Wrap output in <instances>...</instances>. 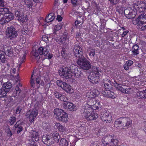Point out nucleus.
Returning <instances> with one entry per match:
<instances>
[{
  "label": "nucleus",
  "instance_id": "1",
  "mask_svg": "<svg viewBox=\"0 0 146 146\" xmlns=\"http://www.w3.org/2000/svg\"><path fill=\"white\" fill-rule=\"evenodd\" d=\"M88 105L83 106L80 110L88 121L94 120L98 117V114L93 111V110H99L102 107L103 103L98 100L90 99L87 102Z\"/></svg>",
  "mask_w": 146,
  "mask_h": 146
},
{
  "label": "nucleus",
  "instance_id": "2",
  "mask_svg": "<svg viewBox=\"0 0 146 146\" xmlns=\"http://www.w3.org/2000/svg\"><path fill=\"white\" fill-rule=\"evenodd\" d=\"M82 49L78 44L75 45L73 47V54L77 58L76 63L83 70H88L91 69V63L83 55Z\"/></svg>",
  "mask_w": 146,
  "mask_h": 146
},
{
  "label": "nucleus",
  "instance_id": "3",
  "mask_svg": "<svg viewBox=\"0 0 146 146\" xmlns=\"http://www.w3.org/2000/svg\"><path fill=\"white\" fill-rule=\"evenodd\" d=\"M118 140L113 135H107L102 138V142L106 146H116L117 144Z\"/></svg>",
  "mask_w": 146,
  "mask_h": 146
},
{
  "label": "nucleus",
  "instance_id": "4",
  "mask_svg": "<svg viewBox=\"0 0 146 146\" xmlns=\"http://www.w3.org/2000/svg\"><path fill=\"white\" fill-rule=\"evenodd\" d=\"M133 24L137 26H141V31L146 29V15L143 13L139 15L138 17L133 21Z\"/></svg>",
  "mask_w": 146,
  "mask_h": 146
},
{
  "label": "nucleus",
  "instance_id": "5",
  "mask_svg": "<svg viewBox=\"0 0 146 146\" xmlns=\"http://www.w3.org/2000/svg\"><path fill=\"white\" fill-rule=\"evenodd\" d=\"M54 114L57 119L62 122L66 123L68 121L67 113L62 109H56L54 111Z\"/></svg>",
  "mask_w": 146,
  "mask_h": 146
},
{
  "label": "nucleus",
  "instance_id": "6",
  "mask_svg": "<svg viewBox=\"0 0 146 146\" xmlns=\"http://www.w3.org/2000/svg\"><path fill=\"white\" fill-rule=\"evenodd\" d=\"M38 114V110L36 108H34L28 111L26 113L25 116L27 118L29 119V121L31 123L34 121Z\"/></svg>",
  "mask_w": 146,
  "mask_h": 146
},
{
  "label": "nucleus",
  "instance_id": "7",
  "mask_svg": "<svg viewBox=\"0 0 146 146\" xmlns=\"http://www.w3.org/2000/svg\"><path fill=\"white\" fill-rule=\"evenodd\" d=\"M6 33L7 37L10 39L15 38L18 35L17 31L13 26L7 27V30Z\"/></svg>",
  "mask_w": 146,
  "mask_h": 146
},
{
  "label": "nucleus",
  "instance_id": "8",
  "mask_svg": "<svg viewBox=\"0 0 146 146\" xmlns=\"http://www.w3.org/2000/svg\"><path fill=\"white\" fill-rule=\"evenodd\" d=\"M100 117L102 121L110 123L111 121L112 117L110 112L106 110H104L101 113Z\"/></svg>",
  "mask_w": 146,
  "mask_h": 146
},
{
  "label": "nucleus",
  "instance_id": "9",
  "mask_svg": "<svg viewBox=\"0 0 146 146\" xmlns=\"http://www.w3.org/2000/svg\"><path fill=\"white\" fill-rule=\"evenodd\" d=\"M70 70L68 67H65L59 71V75L63 78L66 80L72 77Z\"/></svg>",
  "mask_w": 146,
  "mask_h": 146
},
{
  "label": "nucleus",
  "instance_id": "10",
  "mask_svg": "<svg viewBox=\"0 0 146 146\" xmlns=\"http://www.w3.org/2000/svg\"><path fill=\"white\" fill-rule=\"evenodd\" d=\"M57 85L66 92L70 93H72L71 91V87L70 85L66 82L61 80H57L56 81Z\"/></svg>",
  "mask_w": 146,
  "mask_h": 146
},
{
  "label": "nucleus",
  "instance_id": "11",
  "mask_svg": "<svg viewBox=\"0 0 146 146\" xmlns=\"http://www.w3.org/2000/svg\"><path fill=\"white\" fill-rule=\"evenodd\" d=\"M15 15V16L18 17V20L19 21L22 23L26 22L28 19L27 15H24L23 11L22 10H17Z\"/></svg>",
  "mask_w": 146,
  "mask_h": 146
},
{
  "label": "nucleus",
  "instance_id": "12",
  "mask_svg": "<svg viewBox=\"0 0 146 146\" xmlns=\"http://www.w3.org/2000/svg\"><path fill=\"white\" fill-rule=\"evenodd\" d=\"M100 74L91 73L88 76L89 80L93 84H97L99 81Z\"/></svg>",
  "mask_w": 146,
  "mask_h": 146
},
{
  "label": "nucleus",
  "instance_id": "13",
  "mask_svg": "<svg viewBox=\"0 0 146 146\" xmlns=\"http://www.w3.org/2000/svg\"><path fill=\"white\" fill-rule=\"evenodd\" d=\"M63 107L66 110L70 111H74L76 110L77 107L75 105L69 102L64 103Z\"/></svg>",
  "mask_w": 146,
  "mask_h": 146
},
{
  "label": "nucleus",
  "instance_id": "14",
  "mask_svg": "<svg viewBox=\"0 0 146 146\" xmlns=\"http://www.w3.org/2000/svg\"><path fill=\"white\" fill-rule=\"evenodd\" d=\"M31 135L29 136L30 141H31L33 143H36L39 140V133L38 131L32 130L30 132Z\"/></svg>",
  "mask_w": 146,
  "mask_h": 146
},
{
  "label": "nucleus",
  "instance_id": "15",
  "mask_svg": "<svg viewBox=\"0 0 146 146\" xmlns=\"http://www.w3.org/2000/svg\"><path fill=\"white\" fill-rule=\"evenodd\" d=\"M13 48L10 46L4 45L3 46V50L5 54L9 57L13 55Z\"/></svg>",
  "mask_w": 146,
  "mask_h": 146
},
{
  "label": "nucleus",
  "instance_id": "16",
  "mask_svg": "<svg viewBox=\"0 0 146 146\" xmlns=\"http://www.w3.org/2000/svg\"><path fill=\"white\" fill-rule=\"evenodd\" d=\"M52 137L51 134L47 135L42 137V141L44 144L48 145H51L53 144Z\"/></svg>",
  "mask_w": 146,
  "mask_h": 146
},
{
  "label": "nucleus",
  "instance_id": "17",
  "mask_svg": "<svg viewBox=\"0 0 146 146\" xmlns=\"http://www.w3.org/2000/svg\"><path fill=\"white\" fill-rule=\"evenodd\" d=\"M124 117H120L117 119L115 122L114 126L117 129H119L120 128L118 125H121V128H123V125L124 124Z\"/></svg>",
  "mask_w": 146,
  "mask_h": 146
},
{
  "label": "nucleus",
  "instance_id": "18",
  "mask_svg": "<svg viewBox=\"0 0 146 146\" xmlns=\"http://www.w3.org/2000/svg\"><path fill=\"white\" fill-rule=\"evenodd\" d=\"M103 83V86L106 90H110L112 88L111 82L109 79L107 78L104 79Z\"/></svg>",
  "mask_w": 146,
  "mask_h": 146
},
{
  "label": "nucleus",
  "instance_id": "19",
  "mask_svg": "<svg viewBox=\"0 0 146 146\" xmlns=\"http://www.w3.org/2000/svg\"><path fill=\"white\" fill-rule=\"evenodd\" d=\"M51 135L53 143L55 142L58 143L59 142L60 137L58 133L56 131H53L51 133Z\"/></svg>",
  "mask_w": 146,
  "mask_h": 146
},
{
  "label": "nucleus",
  "instance_id": "20",
  "mask_svg": "<svg viewBox=\"0 0 146 146\" xmlns=\"http://www.w3.org/2000/svg\"><path fill=\"white\" fill-rule=\"evenodd\" d=\"M113 84L114 87L117 90L120 91L122 93L123 92L124 89L125 87V86L122 85L121 84L115 80Z\"/></svg>",
  "mask_w": 146,
  "mask_h": 146
},
{
  "label": "nucleus",
  "instance_id": "21",
  "mask_svg": "<svg viewBox=\"0 0 146 146\" xmlns=\"http://www.w3.org/2000/svg\"><path fill=\"white\" fill-rule=\"evenodd\" d=\"M104 93V95L106 97L114 99L117 97L116 94H115L113 92L109 90H106L105 91Z\"/></svg>",
  "mask_w": 146,
  "mask_h": 146
},
{
  "label": "nucleus",
  "instance_id": "22",
  "mask_svg": "<svg viewBox=\"0 0 146 146\" xmlns=\"http://www.w3.org/2000/svg\"><path fill=\"white\" fill-rule=\"evenodd\" d=\"M137 10H130L128 14H126L127 17L128 19H133L137 14Z\"/></svg>",
  "mask_w": 146,
  "mask_h": 146
},
{
  "label": "nucleus",
  "instance_id": "23",
  "mask_svg": "<svg viewBox=\"0 0 146 146\" xmlns=\"http://www.w3.org/2000/svg\"><path fill=\"white\" fill-rule=\"evenodd\" d=\"M12 87V85L11 83L8 82L3 84L2 88L6 92H8L10 91Z\"/></svg>",
  "mask_w": 146,
  "mask_h": 146
},
{
  "label": "nucleus",
  "instance_id": "24",
  "mask_svg": "<svg viewBox=\"0 0 146 146\" xmlns=\"http://www.w3.org/2000/svg\"><path fill=\"white\" fill-rule=\"evenodd\" d=\"M55 17V14L51 13L48 14L46 17L45 22L49 23L52 21Z\"/></svg>",
  "mask_w": 146,
  "mask_h": 146
},
{
  "label": "nucleus",
  "instance_id": "25",
  "mask_svg": "<svg viewBox=\"0 0 146 146\" xmlns=\"http://www.w3.org/2000/svg\"><path fill=\"white\" fill-rule=\"evenodd\" d=\"M132 121L129 118L125 117L124 124L123 125V128L125 127H129L131 125Z\"/></svg>",
  "mask_w": 146,
  "mask_h": 146
},
{
  "label": "nucleus",
  "instance_id": "26",
  "mask_svg": "<svg viewBox=\"0 0 146 146\" xmlns=\"http://www.w3.org/2000/svg\"><path fill=\"white\" fill-rule=\"evenodd\" d=\"M132 53L134 55H137L139 53V46L137 44L134 45L132 48Z\"/></svg>",
  "mask_w": 146,
  "mask_h": 146
},
{
  "label": "nucleus",
  "instance_id": "27",
  "mask_svg": "<svg viewBox=\"0 0 146 146\" xmlns=\"http://www.w3.org/2000/svg\"><path fill=\"white\" fill-rule=\"evenodd\" d=\"M55 126L60 131L63 132L66 131V128L64 126L62 125L59 123H56L55 124Z\"/></svg>",
  "mask_w": 146,
  "mask_h": 146
},
{
  "label": "nucleus",
  "instance_id": "28",
  "mask_svg": "<svg viewBox=\"0 0 146 146\" xmlns=\"http://www.w3.org/2000/svg\"><path fill=\"white\" fill-rule=\"evenodd\" d=\"M134 7L133 9H146V4L145 3L142 2L141 4H139V5L135 4Z\"/></svg>",
  "mask_w": 146,
  "mask_h": 146
},
{
  "label": "nucleus",
  "instance_id": "29",
  "mask_svg": "<svg viewBox=\"0 0 146 146\" xmlns=\"http://www.w3.org/2000/svg\"><path fill=\"white\" fill-rule=\"evenodd\" d=\"M22 85L20 84L19 83L18 85H17L15 88V91L13 93V96L14 97H15L17 94H19L21 92V90L20 89L19 86L22 87Z\"/></svg>",
  "mask_w": 146,
  "mask_h": 146
},
{
  "label": "nucleus",
  "instance_id": "30",
  "mask_svg": "<svg viewBox=\"0 0 146 146\" xmlns=\"http://www.w3.org/2000/svg\"><path fill=\"white\" fill-rule=\"evenodd\" d=\"M68 68L71 74H72V73L73 74L75 71L78 69L79 68L74 64H71L70 66Z\"/></svg>",
  "mask_w": 146,
  "mask_h": 146
},
{
  "label": "nucleus",
  "instance_id": "31",
  "mask_svg": "<svg viewBox=\"0 0 146 146\" xmlns=\"http://www.w3.org/2000/svg\"><path fill=\"white\" fill-rule=\"evenodd\" d=\"M68 142L67 140L64 138H62L60 140L59 146H68Z\"/></svg>",
  "mask_w": 146,
  "mask_h": 146
},
{
  "label": "nucleus",
  "instance_id": "32",
  "mask_svg": "<svg viewBox=\"0 0 146 146\" xmlns=\"http://www.w3.org/2000/svg\"><path fill=\"white\" fill-rule=\"evenodd\" d=\"M36 81L37 88H39L40 87V85H41L42 86H44V82L42 80H41L40 78L38 77L36 78Z\"/></svg>",
  "mask_w": 146,
  "mask_h": 146
},
{
  "label": "nucleus",
  "instance_id": "33",
  "mask_svg": "<svg viewBox=\"0 0 146 146\" xmlns=\"http://www.w3.org/2000/svg\"><path fill=\"white\" fill-rule=\"evenodd\" d=\"M74 77L77 78H80L82 77V72L80 68H79L78 69L75 71L73 74Z\"/></svg>",
  "mask_w": 146,
  "mask_h": 146
},
{
  "label": "nucleus",
  "instance_id": "34",
  "mask_svg": "<svg viewBox=\"0 0 146 146\" xmlns=\"http://www.w3.org/2000/svg\"><path fill=\"white\" fill-rule=\"evenodd\" d=\"M63 25V22L60 23L59 24L55 26L54 31V33L56 34V31L60 30L62 28V27Z\"/></svg>",
  "mask_w": 146,
  "mask_h": 146
},
{
  "label": "nucleus",
  "instance_id": "35",
  "mask_svg": "<svg viewBox=\"0 0 146 146\" xmlns=\"http://www.w3.org/2000/svg\"><path fill=\"white\" fill-rule=\"evenodd\" d=\"M60 39L61 40L60 42L62 44H64L65 41L68 40V38L66 33H65L64 34H63L62 36L61 37Z\"/></svg>",
  "mask_w": 146,
  "mask_h": 146
},
{
  "label": "nucleus",
  "instance_id": "36",
  "mask_svg": "<svg viewBox=\"0 0 146 146\" xmlns=\"http://www.w3.org/2000/svg\"><path fill=\"white\" fill-rule=\"evenodd\" d=\"M137 97L139 99H145V97L144 96H145L144 90L142 91H139L138 92L137 94Z\"/></svg>",
  "mask_w": 146,
  "mask_h": 146
},
{
  "label": "nucleus",
  "instance_id": "37",
  "mask_svg": "<svg viewBox=\"0 0 146 146\" xmlns=\"http://www.w3.org/2000/svg\"><path fill=\"white\" fill-rule=\"evenodd\" d=\"M8 92L3 89L2 88L0 89V98L5 97L7 96Z\"/></svg>",
  "mask_w": 146,
  "mask_h": 146
},
{
  "label": "nucleus",
  "instance_id": "38",
  "mask_svg": "<svg viewBox=\"0 0 146 146\" xmlns=\"http://www.w3.org/2000/svg\"><path fill=\"white\" fill-rule=\"evenodd\" d=\"M14 126L17 129V132L18 134L20 133L23 129V128L21 126V125L20 124L17 125L15 124Z\"/></svg>",
  "mask_w": 146,
  "mask_h": 146
},
{
  "label": "nucleus",
  "instance_id": "39",
  "mask_svg": "<svg viewBox=\"0 0 146 146\" xmlns=\"http://www.w3.org/2000/svg\"><path fill=\"white\" fill-rule=\"evenodd\" d=\"M5 54L4 52H0V59L3 63H4L7 59V58L5 57Z\"/></svg>",
  "mask_w": 146,
  "mask_h": 146
},
{
  "label": "nucleus",
  "instance_id": "40",
  "mask_svg": "<svg viewBox=\"0 0 146 146\" xmlns=\"http://www.w3.org/2000/svg\"><path fill=\"white\" fill-rule=\"evenodd\" d=\"M49 47L48 45H46L43 48L44 55V56H46L49 50Z\"/></svg>",
  "mask_w": 146,
  "mask_h": 146
},
{
  "label": "nucleus",
  "instance_id": "41",
  "mask_svg": "<svg viewBox=\"0 0 146 146\" xmlns=\"http://www.w3.org/2000/svg\"><path fill=\"white\" fill-rule=\"evenodd\" d=\"M66 52V49L63 48L61 51V54L62 57L64 59L66 58L68 56L67 53Z\"/></svg>",
  "mask_w": 146,
  "mask_h": 146
},
{
  "label": "nucleus",
  "instance_id": "42",
  "mask_svg": "<svg viewBox=\"0 0 146 146\" xmlns=\"http://www.w3.org/2000/svg\"><path fill=\"white\" fill-rule=\"evenodd\" d=\"M24 2L28 8L30 9L32 6L33 4L32 0H24Z\"/></svg>",
  "mask_w": 146,
  "mask_h": 146
},
{
  "label": "nucleus",
  "instance_id": "43",
  "mask_svg": "<svg viewBox=\"0 0 146 146\" xmlns=\"http://www.w3.org/2000/svg\"><path fill=\"white\" fill-rule=\"evenodd\" d=\"M59 100L60 101L64 102V103H66V102H68L67 101L68 100V99L66 96L62 94L61 96L60 97Z\"/></svg>",
  "mask_w": 146,
  "mask_h": 146
},
{
  "label": "nucleus",
  "instance_id": "44",
  "mask_svg": "<svg viewBox=\"0 0 146 146\" xmlns=\"http://www.w3.org/2000/svg\"><path fill=\"white\" fill-rule=\"evenodd\" d=\"M16 117H11L9 120V123L11 125H13L16 121Z\"/></svg>",
  "mask_w": 146,
  "mask_h": 146
},
{
  "label": "nucleus",
  "instance_id": "45",
  "mask_svg": "<svg viewBox=\"0 0 146 146\" xmlns=\"http://www.w3.org/2000/svg\"><path fill=\"white\" fill-rule=\"evenodd\" d=\"M14 18V17L13 14H10V15H9L7 17L5 18L6 19V21H7L8 22L12 19H13Z\"/></svg>",
  "mask_w": 146,
  "mask_h": 146
},
{
  "label": "nucleus",
  "instance_id": "46",
  "mask_svg": "<svg viewBox=\"0 0 146 146\" xmlns=\"http://www.w3.org/2000/svg\"><path fill=\"white\" fill-rule=\"evenodd\" d=\"M33 76V74L31 76L30 84L31 86L33 88H34L35 87V83L34 80L32 78Z\"/></svg>",
  "mask_w": 146,
  "mask_h": 146
},
{
  "label": "nucleus",
  "instance_id": "47",
  "mask_svg": "<svg viewBox=\"0 0 146 146\" xmlns=\"http://www.w3.org/2000/svg\"><path fill=\"white\" fill-rule=\"evenodd\" d=\"M54 95L56 98L59 100L60 97L61 96L62 94L60 93L59 92L56 91H54Z\"/></svg>",
  "mask_w": 146,
  "mask_h": 146
},
{
  "label": "nucleus",
  "instance_id": "48",
  "mask_svg": "<svg viewBox=\"0 0 146 146\" xmlns=\"http://www.w3.org/2000/svg\"><path fill=\"white\" fill-rule=\"evenodd\" d=\"M131 88H125L123 92V93H124L125 94H130V93L131 92Z\"/></svg>",
  "mask_w": 146,
  "mask_h": 146
},
{
  "label": "nucleus",
  "instance_id": "49",
  "mask_svg": "<svg viewBox=\"0 0 146 146\" xmlns=\"http://www.w3.org/2000/svg\"><path fill=\"white\" fill-rule=\"evenodd\" d=\"M6 19L4 16L2 17L0 19V24L1 25L4 24L5 23L8 22L7 21H6Z\"/></svg>",
  "mask_w": 146,
  "mask_h": 146
},
{
  "label": "nucleus",
  "instance_id": "50",
  "mask_svg": "<svg viewBox=\"0 0 146 146\" xmlns=\"http://www.w3.org/2000/svg\"><path fill=\"white\" fill-rule=\"evenodd\" d=\"M22 107L21 106H18L16 108V114H19L21 111Z\"/></svg>",
  "mask_w": 146,
  "mask_h": 146
},
{
  "label": "nucleus",
  "instance_id": "51",
  "mask_svg": "<svg viewBox=\"0 0 146 146\" xmlns=\"http://www.w3.org/2000/svg\"><path fill=\"white\" fill-rule=\"evenodd\" d=\"M7 131L6 133H7L8 136L9 137H11L12 135V133L9 127H8Z\"/></svg>",
  "mask_w": 146,
  "mask_h": 146
},
{
  "label": "nucleus",
  "instance_id": "52",
  "mask_svg": "<svg viewBox=\"0 0 146 146\" xmlns=\"http://www.w3.org/2000/svg\"><path fill=\"white\" fill-rule=\"evenodd\" d=\"M37 52L40 54L42 55L44 54L43 48L42 47L39 48L37 51Z\"/></svg>",
  "mask_w": 146,
  "mask_h": 146
},
{
  "label": "nucleus",
  "instance_id": "53",
  "mask_svg": "<svg viewBox=\"0 0 146 146\" xmlns=\"http://www.w3.org/2000/svg\"><path fill=\"white\" fill-rule=\"evenodd\" d=\"M99 143L97 141H92L91 142L90 146H99Z\"/></svg>",
  "mask_w": 146,
  "mask_h": 146
},
{
  "label": "nucleus",
  "instance_id": "54",
  "mask_svg": "<svg viewBox=\"0 0 146 146\" xmlns=\"http://www.w3.org/2000/svg\"><path fill=\"white\" fill-rule=\"evenodd\" d=\"M95 50L94 49H91L89 53L90 56H94L95 55Z\"/></svg>",
  "mask_w": 146,
  "mask_h": 146
},
{
  "label": "nucleus",
  "instance_id": "55",
  "mask_svg": "<svg viewBox=\"0 0 146 146\" xmlns=\"http://www.w3.org/2000/svg\"><path fill=\"white\" fill-rule=\"evenodd\" d=\"M125 63L127 65H128L129 67L133 64V62L131 60H128Z\"/></svg>",
  "mask_w": 146,
  "mask_h": 146
},
{
  "label": "nucleus",
  "instance_id": "56",
  "mask_svg": "<svg viewBox=\"0 0 146 146\" xmlns=\"http://www.w3.org/2000/svg\"><path fill=\"white\" fill-rule=\"evenodd\" d=\"M127 10H116V11L118 12L119 14H122L124 13L125 14V15H126V14L125 13V11Z\"/></svg>",
  "mask_w": 146,
  "mask_h": 146
},
{
  "label": "nucleus",
  "instance_id": "57",
  "mask_svg": "<svg viewBox=\"0 0 146 146\" xmlns=\"http://www.w3.org/2000/svg\"><path fill=\"white\" fill-rule=\"evenodd\" d=\"M93 71H94V72H93L92 73H95L96 74V73L100 74L99 73V70L98 68L97 67H96L94 68V69Z\"/></svg>",
  "mask_w": 146,
  "mask_h": 146
},
{
  "label": "nucleus",
  "instance_id": "58",
  "mask_svg": "<svg viewBox=\"0 0 146 146\" xmlns=\"http://www.w3.org/2000/svg\"><path fill=\"white\" fill-rule=\"evenodd\" d=\"M42 39L45 42H47L48 40V37L46 35H43L42 36Z\"/></svg>",
  "mask_w": 146,
  "mask_h": 146
},
{
  "label": "nucleus",
  "instance_id": "59",
  "mask_svg": "<svg viewBox=\"0 0 146 146\" xmlns=\"http://www.w3.org/2000/svg\"><path fill=\"white\" fill-rule=\"evenodd\" d=\"M39 53L37 52H36L34 54V56L35 57L36 59L38 60H39L40 58V56H39L38 55Z\"/></svg>",
  "mask_w": 146,
  "mask_h": 146
},
{
  "label": "nucleus",
  "instance_id": "60",
  "mask_svg": "<svg viewBox=\"0 0 146 146\" xmlns=\"http://www.w3.org/2000/svg\"><path fill=\"white\" fill-rule=\"evenodd\" d=\"M28 31L29 30L28 29L26 28L25 29H23L22 31V33L24 34H25V33L27 34L28 33Z\"/></svg>",
  "mask_w": 146,
  "mask_h": 146
},
{
  "label": "nucleus",
  "instance_id": "61",
  "mask_svg": "<svg viewBox=\"0 0 146 146\" xmlns=\"http://www.w3.org/2000/svg\"><path fill=\"white\" fill-rule=\"evenodd\" d=\"M129 33V31L128 30L124 31L122 34L121 35V36L122 37H124L128 33Z\"/></svg>",
  "mask_w": 146,
  "mask_h": 146
},
{
  "label": "nucleus",
  "instance_id": "62",
  "mask_svg": "<svg viewBox=\"0 0 146 146\" xmlns=\"http://www.w3.org/2000/svg\"><path fill=\"white\" fill-rule=\"evenodd\" d=\"M110 2L113 4H115L118 2V0H109Z\"/></svg>",
  "mask_w": 146,
  "mask_h": 146
},
{
  "label": "nucleus",
  "instance_id": "63",
  "mask_svg": "<svg viewBox=\"0 0 146 146\" xmlns=\"http://www.w3.org/2000/svg\"><path fill=\"white\" fill-rule=\"evenodd\" d=\"M5 2L3 0H0V6L3 7L4 6V4Z\"/></svg>",
  "mask_w": 146,
  "mask_h": 146
},
{
  "label": "nucleus",
  "instance_id": "64",
  "mask_svg": "<svg viewBox=\"0 0 146 146\" xmlns=\"http://www.w3.org/2000/svg\"><path fill=\"white\" fill-rule=\"evenodd\" d=\"M56 19L59 22L62 21V18L60 15H58L57 16V17Z\"/></svg>",
  "mask_w": 146,
  "mask_h": 146
}]
</instances>
